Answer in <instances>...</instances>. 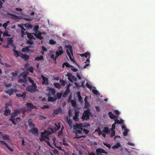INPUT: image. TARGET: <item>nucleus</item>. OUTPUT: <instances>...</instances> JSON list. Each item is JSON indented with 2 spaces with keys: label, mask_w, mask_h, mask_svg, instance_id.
<instances>
[{
  "label": "nucleus",
  "mask_w": 155,
  "mask_h": 155,
  "mask_svg": "<svg viewBox=\"0 0 155 155\" xmlns=\"http://www.w3.org/2000/svg\"><path fill=\"white\" fill-rule=\"evenodd\" d=\"M26 94L25 93H23L22 94L21 93L16 94V96L18 97H21L23 100L25 99L26 98Z\"/></svg>",
  "instance_id": "13"
},
{
  "label": "nucleus",
  "mask_w": 155,
  "mask_h": 155,
  "mask_svg": "<svg viewBox=\"0 0 155 155\" xmlns=\"http://www.w3.org/2000/svg\"><path fill=\"white\" fill-rule=\"evenodd\" d=\"M92 91L94 94L96 95H97L99 93L98 91L95 89H93Z\"/></svg>",
  "instance_id": "51"
},
{
  "label": "nucleus",
  "mask_w": 155,
  "mask_h": 155,
  "mask_svg": "<svg viewBox=\"0 0 155 155\" xmlns=\"http://www.w3.org/2000/svg\"><path fill=\"white\" fill-rule=\"evenodd\" d=\"M67 123L70 126H72V122L71 120H68L67 121Z\"/></svg>",
  "instance_id": "58"
},
{
  "label": "nucleus",
  "mask_w": 155,
  "mask_h": 155,
  "mask_svg": "<svg viewBox=\"0 0 155 155\" xmlns=\"http://www.w3.org/2000/svg\"><path fill=\"white\" fill-rule=\"evenodd\" d=\"M121 144L119 143H117L115 145L112 147V148L115 150V149H117L120 147Z\"/></svg>",
  "instance_id": "26"
},
{
  "label": "nucleus",
  "mask_w": 155,
  "mask_h": 155,
  "mask_svg": "<svg viewBox=\"0 0 155 155\" xmlns=\"http://www.w3.org/2000/svg\"><path fill=\"white\" fill-rule=\"evenodd\" d=\"M17 90L15 88L9 89L5 91L6 93L9 94L10 96L13 94L14 93H16Z\"/></svg>",
  "instance_id": "9"
},
{
  "label": "nucleus",
  "mask_w": 155,
  "mask_h": 155,
  "mask_svg": "<svg viewBox=\"0 0 155 155\" xmlns=\"http://www.w3.org/2000/svg\"><path fill=\"white\" fill-rule=\"evenodd\" d=\"M128 132V130L127 129H125L124 131L123 132V135L124 136H126Z\"/></svg>",
  "instance_id": "44"
},
{
  "label": "nucleus",
  "mask_w": 155,
  "mask_h": 155,
  "mask_svg": "<svg viewBox=\"0 0 155 155\" xmlns=\"http://www.w3.org/2000/svg\"><path fill=\"white\" fill-rule=\"evenodd\" d=\"M57 100V98H53L52 97H49L48 98V102H54L55 101Z\"/></svg>",
  "instance_id": "23"
},
{
  "label": "nucleus",
  "mask_w": 155,
  "mask_h": 155,
  "mask_svg": "<svg viewBox=\"0 0 155 155\" xmlns=\"http://www.w3.org/2000/svg\"><path fill=\"white\" fill-rule=\"evenodd\" d=\"M21 110H22V112L23 113H25V112L29 110V109L28 108V107H22Z\"/></svg>",
  "instance_id": "36"
},
{
  "label": "nucleus",
  "mask_w": 155,
  "mask_h": 155,
  "mask_svg": "<svg viewBox=\"0 0 155 155\" xmlns=\"http://www.w3.org/2000/svg\"><path fill=\"white\" fill-rule=\"evenodd\" d=\"M65 48H67L66 50V52L67 53L68 56L69 58L71 60L73 61L75 63L76 65L79 67H80V65L77 64V62H76L75 60L73 59V58L72 57V56H73H73V52L72 50V46L70 45H66L65 46Z\"/></svg>",
  "instance_id": "1"
},
{
  "label": "nucleus",
  "mask_w": 155,
  "mask_h": 155,
  "mask_svg": "<svg viewBox=\"0 0 155 155\" xmlns=\"http://www.w3.org/2000/svg\"><path fill=\"white\" fill-rule=\"evenodd\" d=\"M71 103L72 104V106L74 108H75L76 107V103L73 100H71Z\"/></svg>",
  "instance_id": "38"
},
{
  "label": "nucleus",
  "mask_w": 155,
  "mask_h": 155,
  "mask_svg": "<svg viewBox=\"0 0 155 155\" xmlns=\"http://www.w3.org/2000/svg\"><path fill=\"white\" fill-rule=\"evenodd\" d=\"M109 117L112 119H114L115 118L117 119V116H116L113 114L111 111H110L108 113Z\"/></svg>",
  "instance_id": "17"
},
{
  "label": "nucleus",
  "mask_w": 155,
  "mask_h": 155,
  "mask_svg": "<svg viewBox=\"0 0 155 155\" xmlns=\"http://www.w3.org/2000/svg\"><path fill=\"white\" fill-rule=\"evenodd\" d=\"M70 90L69 89V88L67 87L64 92L63 94L62 95V97H66L67 95L70 92Z\"/></svg>",
  "instance_id": "18"
},
{
  "label": "nucleus",
  "mask_w": 155,
  "mask_h": 155,
  "mask_svg": "<svg viewBox=\"0 0 155 155\" xmlns=\"http://www.w3.org/2000/svg\"><path fill=\"white\" fill-rule=\"evenodd\" d=\"M79 116V113L78 111H75V115L73 117L74 120H75L76 121H77Z\"/></svg>",
  "instance_id": "24"
},
{
  "label": "nucleus",
  "mask_w": 155,
  "mask_h": 155,
  "mask_svg": "<svg viewBox=\"0 0 155 155\" xmlns=\"http://www.w3.org/2000/svg\"><path fill=\"white\" fill-rule=\"evenodd\" d=\"M114 123L115 124H120V121L119 120H117V119L115 118L114 119Z\"/></svg>",
  "instance_id": "45"
},
{
  "label": "nucleus",
  "mask_w": 155,
  "mask_h": 155,
  "mask_svg": "<svg viewBox=\"0 0 155 155\" xmlns=\"http://www.w3.org/2000/svg\"><path fill=\"white\" fill-rule=\"evenodd\" d=\"M22 77V78H19L18 80L19 83H25L27 81V74L25 72H22L20 75V78Z\"/></svg>",
  "instance_id": "4"
},
{
  "label": "nucleus",
  "mask_w": 155,
  "mask_h": 155,
  "mask_svg": "<svg viewBox=\"0 0 155 155\" xmlns=\"http://www.w3.org/2000/svg\"><path fill=\"white\" fill-rule=\"evenodd\" d=\"M13 51L14 52V55L16 57H18L19 56H21V54L20 53H21V52H19L18 51L15 50L14 49H13Z\"/></svg>",
  "instance_id": "21"
},
{
  "label": "nucleus",
  "mask_w": 155,
  "mask_h": 155,
  "mask_svg": "<svg viewBox=\"0 0 155 155\" xmlns=\"http://www.w3.org/2000/svg\"><path fill=\"white\" fill-rule=\"evenodd\" d=\"M53 153L55 154L58 153V150L56 149H54L53 150Z\"/></svg>",
  "instance_id": "62"
},
{
  "label": "nucleus",
  "mask_w": 155,
  "mask_h": 155,
  "mask_svg": "<svg viewBox=\"0 0 155 155\" xmlns=\"http://www.w3.org/2000/svg\"><path fill=\"white\" fill-rule=\"evenodd\" d=\"M28 71L31 73H33L34 71V68L32 67H29L28 69Z\"/></svg>",
  "instance_id": "52"
},
{
  "label": "nucleus",
  "mask_w": 155,
  "mask_h": 155,
  "mask_svg": "<svg viewBox=\"0 0 155 155\" xmlns=\"http://www.w3.org/2000/svg\"><path fill=\"white\" fill-rule=\"evenodd\" d=\"M33 34H30L29 33H27V37L29 39H33L34 40L35 39V37H34Z\"/></svg>",
  "instance_id": "28"
},
{
  "label": "nucleus",
  "mask_w": 155,
  "mask_h": 155,
  "mask_svg": "<svg viewBox=\"0 0 155 155\" xmlns=\"http://www.w3.org/2000/svg\"><path fill=\"white\" fill-rule=\"evenodd\" d=\"M103 143L104 145L105 146L107 147L110 149L111 148V145L110 144H108L107 143L103 142Z\"/></svg>",
  "instance_id": "41"
},
{
  "label": "nucleus",
  "mask_w": 155,
  "mask_h": 155,
  "mask_svg": "<svg viewBox=\"0 0 155 155\" xmlns=\"http://www.w3.org/2000/svg\"><path fill=\"white\" fill-rule=\"evenodd\" d=\"M42 51H47V49H46V48L44 47V46H42Z\"/></svg>",
  "instance_id": "63"
},
{
  "label": "nucleus",
  "mask_w": 155,
  "mask_h": 155,
  "mask_svg": "<svg viewBox=\"0 0 155 155\" xmlns=\"http://www.w3.org/2000/svg\"><path fill=\"white\" fill-rule=\"evenodd\" d=\"M56 95L57 98H57V99H60L62 95V93H60L59 92H57L56 94Z\"/></svg>",
  "instance_id": "35"
},
{
  "label": "nucleus",
  "mask_w": 155,
  "mask_h": 155,
  "mask_svg": "<svg viewBox=\"0 0 155 155\" xmlns=\"http://www.w3.org/2000/svg\"><path fill=\"white\" fill-rule=\"evenodd\" d=\"M71 70L73 71L74 72H76L78 71V70L75 68L73 65H71Z\"/></svg>",
  "instance_id": "43"
},
{
  "label": "nucleus",
  "mask_w": 155,
  "mask_h": 155,
  "mask_svg": "<svg viewBox=\"0 0 155 155\" xmlns=\"http://www.w3.org/2000/svg\"><path fill=\"white\" fill-rule=\"evenodd\" d=\"M49 43L51 45H54L56 43V42L53 39H51L49 41Z\"/></svg>",
  "instance_id": "53"
},
{
  "label": "nucleus",
  "mask_w": 155,
  "mask_h": 155,
  "mask_svg": "<svg viewBox=\"0 0 155 155\" xmlns=\"http://www.w3.org/2000/svg\"><path fill=\"white\" fill-rule=\"evenodd\" d=\"M9 105L10 104L8 103L6 104H5V110L4 111V115L6 116H8L10 114L11 110L8 108V107Z\"/></svg>",
  "instance_id": "10"
},
{
  "label": "nucleus",
  "mask_w": 155,
  "mask_h": 155,
  "mask_svg": "<svg viewBox=\"0 0 155 155\" xmlns=\"http://www.w3.org/2000/svg\"><path fill=\"white\" fill-rule=\"evenodd\" d=\"M49 93L52 95H54L56 93V90L54 88H51L49 89Z\"/></svg>",
  "instance_id": "25"
},
{
  "label": "nucleus",
  "mask_w": 155,
  "mask_h": 155,
  "mask_svg": "<svg viewBox=\"0 0 155 155\" xmlns=\"http://www.w3.org/2000/svg\"><path fill=\"white\" fill-rule=\"evenodd\" d=\"M39 28V27L38 25H35L34 27V31H38Z\"/></svg>",
  "instance_id": "55"
},
{
  "label": "nucleus",
  "mask_w": 155,
  "mask_h": 155,
  "mask_svg": "<svg viewBox=\"0 0 155 155\" xmlns=\"http://www.w3.org/2000/svg\"><path fill=\"white\" fill-rule=\"evenodd\" d=\"M42 78L43 79L42 83L43 84H48V79L47 78L42 75Z\"/></svg>",
  "instance_id": "20"
},
{
  "label": "nucleus",
  "mask_w": 155,
  "mask_h": 155,
  "mask_svg": "<svg viewBox=\"0 0 155 155\" xmlns=\"http://www.w3.org/2000/svg\"><path fill=\"white\" fill-rule=\"evenodd\" d=\"M96 153L97 155H99V154L103 155V153H105L106 154H108L107 152L105 151V150L101 148H98L96 150Z\"/></svg>",
  "instance_id": "8"
},
{
  "label": "nucleus",
  "mask_w": 155,
  "mask_h": 155,
  "mask_svg": "<svg viewBox=\"0 0 155 155\" xmlns=\"http://www.w3.org/2000/svg\"><path fill=\"white\" fill-rule=\"evenodd\" d=\"M13 40L11 38H8V44L9 45L12 44Z\"/></svg>",
  "instance_id": "42"
},
{
  "label": "nucleus",
  "mask_w": 155,
  "mask_h": 155,
  "mask_svg": "<svg viewBox=\"0 0 155 155\" xmlns=\"http://www.w3.org/2000/svg\"><path fill=\"white\" fill-rule=\"evenodd\" d=\"M56 127L55 130H58L61 127V125L59 123H57L54 124Z\"/></svg>",
  "instance_id": "32"
},
{
  "label": "nucleus",
  "mask_w": 155,
  "mask_h": 155,
  "mask_svg": "<svg viewBox=\"0 0 155 155\" xmlns=\"http://www.w3.org/2000/svg\"><path fill=\"white\" fill-rule=\"evenodd\" d=\"M43 59V57L42 56H41L39 57H37L35 58V60L40 61Z\"/></svg>",
  "instance_id": "40"
},
{
  "label": "nucleus",
  "mask_w": 155,
  "mask_h": 155,
  "mask_svg": "<svg viewBox=\"0 0 155 155\" xmlns=\"http://www.w3.org/2000/svg\"><path fill=\"white\" fill-rule=\"evenodd\" d=\"M21 54L20 57L25 61H27L29 58V56L25 54H23L22 53H20Z\"/></svg>",
  "instance_id": "16"
},
{
  "label": "nucleus",
  "mask_w": 155,
  "mask_h": 155,
  "mask_svg": "<svg viewBox=\"0 0 155 155\" xmlns=\"http://www.w3.org/2000/svg\"><path fill=\"white\" fill-rule=\"evenodd\" d=\"M60 82L61 83V85L64 86L65 85V82L63 79H60Z\"/></svg>",
  "instance_id": "48"
},
{
  "label": "nucleus",
  "mask_w": 155,
  "mask_h": 155,
  "mask_svg": "<svg viewBox=\"0 0 155 155\" xmlns=\"http://www.w3.org/2000/svg\"><path fill=\"white\" fill-rule=\"evenodd\" d=\"M26 105L28 108L29 109V110L30 111L33 109L36 108L35 106H34L31 103H27L26 104Z\"/></svg>",
  "instance_id": "15"
},
{
  "label": "nucleus",
  "mask_w": 155,
  "mask_h": 155,
  "mask_svg": "<svg viewBox=\"0 0 155 155\" xmlns=\"http://www.w3.org/2000/svg\"><path fill=\"white\" fill-rule=\"evenodd\" d=\"M102 132L108 134L109 133V130L108 127H105L104 128V129L102 130Z\"/></svg>",
  "instance_id": "37"
},
{
  "label": "nucleus",
  "mask_w": 155,
  "mask_h": 155,
  "mask_svg": "<svg viewBox=\"0 0 155 155\" xmlns=\"http://www.w3.org/2000/svg\"><path fill=\"white\" fill-rule=\"evenodd\" d=\"M62 110V109L61 108H59L58 109L54 111V113L55 114V115L59 114Z\"/></svg>",
  "instance_id": "29"
},
{
  "label": "nucleus",
  "mask_w": 155,
  "mask_h": 155,
  "mask_svg": "<svg viewBox=\"0 0 155 155\" xmlns=\"http://www.w3.org/2000/svg\"><path fill=\"white\" fill-rule=\"evenodd\" d=\"M87 97L86 96L84 101L85 102L84 108H88L89 107V104L87 101Z\"/></svg>",
  "instance_id": "19"
},
{
  "label": "nucleus",
  "mask_w": 155,
  "mask_h": 155,
  "mask_svg": "<svg viewBox=\"0 0 155 155\" xmlns=\"http://www.w3.org/2000/svg\"><path fill=\"white\" fill-rule=\"evenodd\" d=\"M62 144L64 146H68V144L66 143L65 139L64 138L63 140V143Z\"/></svg>",
  "instance_id": "59"
},
{
  "label": "nucleus",
  "mask_w": 155,
  "mask_h": 155,
  "mask_svg": "<svg viewBox=\"0 0 155 155\" xmlns=\"http://www.w3.org/2000/svg\"><path fill=\"white\" fill-rule=\"evenodd\" d=\"M64 64H65V66L67 68H71V67L72 65H70L68 63L65 62L64 63Z\"/></svg>",
  "instance_id": "50"
},
{
  "label": "nucleus",
  "mask_w": 155,
  "mask_h": 155,
  "mask_svg": "<svg viewBox=\"0 0 155 155\" xmlns=\"http://www.w3.org/2000/svg\"><path fill=\"white\" fill-rule=\"evenodd\" d=\"M35 33L34 34V35L36 38L38 37V36H40L41 35V33L39 31H35Z\"/></svg>",
  "instance_id": "31"
},
{
  "label": "nucleus",
  "mask_w": 155,
  "mask_h": 155,
  "mask_svg": "<svg viewBox=\"0 0 155 155\" xmlns=\"http://www.w3.org/2000/svg\"><path fill=\"white\" fill-rule=\"evenodd\" d=\"M22 51L24 52H29L30 51V50L29 49H28V47H26L22 48Z\"/></svg>",
  "instance_id": "34"
},
{
  "label": "nucleus",
  "mask_w": 155,
  "mask_h": 155,
  "mask_svg": "<svg viewBox=\"0 0 155 155\" xmlns=\"http://www.w3.org/2000/svg\"><path fill=\"white\" fill-rule=\"evenodd\" d=\"M80 134H78L77 133H76L75 137L78 139L81 138V135H80Z\"/></svg>",
  "instance_id": "56"
},
{
  "label": "nucleus",
  "mask_w": 155,
  "mask_h": 155,
  "mask_svg": "<svg viewBox=\"0 0 155 155\" xmlns=\"http://www.w3.org/2000/svg\"><path fill=\"white\" fill-rule=\"evenodd\" d=\"M28 79L29 80V82L31 83L32 84H36V83L34 82V81L32 80L30 77H28Z\"/></svg>",
  "instance_id": "39"
},
{
  "label": "nucleus",
  "mask_w": 155,
  "mask_h": 155,
  "mask_svg": "<svg viewBox=\"0 0 155 155\" xmlns=\"http://www.w3.org/2000/svg\"><path fill=\"white\" fill-rule=\"evenodd\" d=\"M89 111L88 110H87L84 111L82 118L83 121L84 120H87L89 119L90 115L89 114Z\"/></svg>",
  "instance_id": "6"
},
{
  "label": "nucleus",
  "mask_w": 155,
  "mask_h": 155,
  "mask_svg": "<svg viewBox=\"0 0 155 155\" xmlns=\"http://www.w3.org/2000/svg\"><path fill=\"white\" fill-rule=\"evenodd\" d=\"M83 131L86 134H87L89 132V131L88 130L84 129L83 130Z\"/></svg>",
  "instance_id": "60"
},
{
  "label": "nucleus",
  "mask_w": 155,
  "mask_h": 155,
  "mask_svg": "<svg viewBox=\"0 0 155 155\" xmlns=\"http://www.w3.org/2000/svg\"><path fill=\"white\" fill-rule=\"evenodd\" d=\"M26 31L25 29H24V30H21V36L22 37H24V35L27 34L28 32Z\"/></svg>",
  "instance_id": "27"
},
{
  "label": "nucleus",
  "mask_w": 155,
  "mask_h": 155,
  "mask_svg": "<svg viewBox=\"0 0 155 155\" xmlns=\"http://www.w3.org/2000/svg\"><path fill=\"white\" fill-rule=\"evenodd\" d=\"M29 131L34 135L37 134L38 133V130L36 127L32 128Z\"/></svg>",
  "instance_id": "14"
},
{
  "label": "nucleus",
  "mask_w": 155,
  "mask_h": 155,
  "mask_svg": "<svg viewBox=\"0 0 155 155\" xmlns=\"http://www.w3.org/2000/svg\"><path fill=\"white\" fill-rule=\"evenodd\" d=\"M90 56V54L88 52H85L84 53V57L87 58L88 56Z\"/></svg>",
  "instance_id": "61"
},
{
  "label": "nucleus",
  "mask_w": 155,
  "mask_h": 155,
  "mask_svg": "<svg viewBox=\"0 0 155 155\" xmlns=\"http://www.w3.org/2000/svg\"><path fill=\"white\" fill-rule=\"evenodd\" d=\"M53 84L54 87L56 88L60 89L61 87V85L59 83H54Z\"/></svg>",
  "instance_id": "30"
},
{
  "label": "nucleus",
  "mask_w": 155,
  "mask_h": 155,
  "mask_svg": "<svg viewBox=\"0 0 155 155\" xmlns=\"http://www.w3.org/2000/svg\"><path fill=\"white\" fill-rule=\"evenodd\" d=\"M0 143L2 145L5 146L9 151L12 152L13 151V148L10 147L5 141L2 140H0Z\"/></svg>",
  "instance_id": "12"
},
{
  "label": "nucleus",
  "mask_w": 155,
  "mask_h": 155,
  "mask_svg": "<svg viewBox=\"0 0 155 155\" xmlns=\"http://www.w3.org/2000/svg\"><path fill=\"white\" fill-rule=\"evenodd\" d=\"M21 113L20 110L16 109L14 110V111L11 114V118H9V120L12 122L14 124H16V122L15 120V117L17 116Z\"/></svg>",
  "instance_id": "3"
},
{
  "label": "nucleus",
  "mask_w": 155,
  "mask_h": 155,
  "mask_svg": "<svg viewBox=\"0 0 155 155\" xmlns=\"http://www.w3.org/2000/svg\"><path fill=\"white\" fill-rule=\"evenodd\" d=\"M51 134L50 131L45 130L43 132L41 133V135L39 137V140L41 142H42L45 140V138L49 140V138L48 135Z\"/></svg>",
  "instance_id": "2"
},
{
  "label": "nucleus",
  "mask_w": 155,
  "mask_h": 155,
  "mask_svg": "<svg viewBox=\"0 0 155 155\" xmlns=\"http://www.w3.org/2000/svg\"><path fill=\"white\" fill-rule=\"evenodd\" d=\"M115 131L114 130H112L110 135V137H114L115 134Z\"/></svg>",
  "instance_id": "49"
},
{
  "label": "nucleus",
  "mask_w": 155,
  "mask_h": 155,
  "mask_svg": "<svg viewBox=\"0 0 155 155\" xmlns=\"http://www.w3.org/2000/svg\"><path fill=\"white\" fill-rule=\"evenodd\" d=\"M63 53V51L62 47L61 46L59 47L58 49L55 52L56 58H58L59 56L62 54Z\"/></svg>",
  "instance_id": "11"
},
{
  "label": "nucleus",
  "mask_w": 155,
  "mask_h": 155,
  "mask_svg": "<svg viewBox=\"0 0 155 155\" xmlns=\"http://www.w3.org/2000/svg\"><path fill=\"white\" fill-rule=\"evenodd\" d=\"M78 98L79 101L80 102L82 103V102H83V100H82V98L81 96L80 97H78Z\"/></svg>",
  "instance_id": "64"
},
{
  "label": "nucleus",
  "mask_w": 155,
  "mask_h": 155,
  "mask_svg": "<svg viewBox=\"0 0 155 155\" xmlns=\"http://www.w3.org/2000/svg\"><path fill=\"white\" fill-rule=\"evenodd\" d=\"M28 125L30 127H34L35 126V125L33 123L32 121L28 122Z\"/></svg>",
  "instance_id": "47"
},
{
  "label": "nucleus",
  "mask_w": 155,
  "mask_h": 155,
  "mask_svg": "<svg viewBox=\"0 0 155 155\" xmlns=\"http://www.w3.org/2000/svg\"><path fill=\"white\" fill-rule=\"evenodd\" d=\"M2 138L4 140L7 141L10 140V137L7 135L4 134L2 137Z\"/></svg>",
  "instance_id": "22"
},
{
  "label": "nucleus",
  "mask_w": 155,
  "mask_h": 155,
  "mask_svg": "<svg viewBox=\"0 0 155 155\" xmlns=\"http://www.w3.org/2000/svg\"><path fill=\"white\" fill-rule=\"evenodd\" d=\"M37 87L36 84L28 85L26 88V90L28 92L32 93L37 90Z\"/></svg>",
  "instance_id": "5"
},
{
  "label": "nucleus",
  "mask_w": 155,
  "mask_h": 155,
  "mask_svg": "<svg viewBox=\"0 0 155 155\" xmlns=\"http://www.w3.org/2000/svg\"><path fill=\"white\" fill-rule=\"evenodd\" d=\"M43 141H45L46 143L48 144V145L51 147V148H53V147H52V145L50 144V142L48 140H46L45 139L44 140H43Z\"/></svg>",
  "instance_id": "46"
},
{
  "label": "nucleus",
  "mask_w": 155,
  "mask_h": 155,
  "mask_svg": "<svg viewBox=\"0 0 155 155\" xmlns=\"http://www.w3.org/2000/svg\"><path fill=\"white\" fill-rule=\"evenodd\" d=\"M51 58L52 59H53V61H56V59L57 58H56V56H55V57H54V54H52L51 55Z\"/></svg>",
  "instance_id": "54"
},
{
  "label": "nucleus",
  "mask_w": 155,
  "mask_h": 155,
  "mask_svg": "<svg viewBox=\"0 0 155 155\" xmlns=\"http://www.w3.org/2000/svg\"><path fill=\"white\" fill-rule=\"evenodd\" d=\"M27 43L28 44H30L31 45H32L34 44L33 41L30 40H28L27 41Z\"/></svg>",
  "instance_id": "57"
},
{
  "label": "nucleus",
  "mask_w": 155,
  "mask_h": 155,
  "mask_svg": "<svg viewBox=\"0 0 155 155\" xmlns=\"http://www.w3.org/2000/svg\"><path fill=\"white\" fill-rule=\"evenodd\" d=\"M5 16L8 18H12L15 20H16L19 18L18 16L8 12L6 13Z\"/></svg>",
  "instance_id": "7"
},
{
  "label": "nucleus",
  "mask_w": 155,
  "mask_h": 155,
  "mask_svg": "<svg viewBox=\"0 0 155 155\" xmlns=\"http://www.w3.org/2000/svg\"><path fill=\"white\" fill-rule=\"evenodd\" d=\"M68 79L70 81H72V80L76 81V78L75 76L72 74L69 78H68Z\"/></svg>",
  "instance_id": "33"
}]
</instances>
